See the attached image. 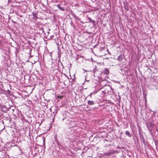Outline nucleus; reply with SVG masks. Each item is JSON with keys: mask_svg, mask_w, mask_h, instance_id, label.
<instances>
[{"mask_svg": "<svg viewBox=\"0 0 158 158\" xmlns=\"http://www.w3.org/2000/svg\"><path fill=\"white\" fill-rule=\"evenodd\" d=\"M10 107H9L8 108L6 106L2 105L1 106V109L4 112H6L10 109Z\"/></svg>", "mask_w": 158, "mask_h": 158, "instance_id": "nucleus-1", "label": "nucleus"}, {"mask_svg": "<svg viewBox=\"0 0 158 158\" xmlns=\"http://www.w3.org/2000/svg\"><path fill=\"white\" fill-rule=\"evenodd\" d=\"M8 156L5 152L0 151V158H6Z\"/></svg>", "mask_w": 158, "mask_h": 158, "instance_id": "nucleus-2", "label": "nucleus"}, {"mask_svg": "<svg viewBox=\"0 0 158 158\" xmlns=\"http://www.w3.org/2000/svg\"><path fill=\"white\" fill-rule=\"evenodd\" d=\"M124 7L126 11L129 10V5L127 2H124Z\"/></svg>", "mask_w": 158, "mask_h": 158, "instance_id": "nucleus-3", "label": "nucleus"}, {"mask_svg": "<svg viewBox=\"0 0 158 158\" xmlns=\"http://www.w3.org/2000/svg\"><path fill=\"white\" fill-rule=\"evenodd\" d=\"M124 57V55L123 54H120L119 56L117 58V59L119 61H121L123 60V57Z\"/></svg>", "mask_w": 158, "mask_h": 158, "instance_id": "nucleus-4", "label": "nucleus"}, {"mask_svg": "<svg viewBox=\"0 0 158 158\" xmlns=\"http://www.w3.org/2000/svg\"><path fill=\"white\" fill-rule=\"evenodd\" d=\"M103 73L106 75H108L109 73V71L108 69H105L103 71Z\"/></svg>", "mask_w": 158, "mask_h": 158, "instance_id": "nucleus-5", "label": "nucleus"}, {"mask_svg": "<svg viewBox=\"0 0 158 158\" xmlns=\"http://www.w3.org/2000/svg\"><path fill=\"white\" fill-rule=\"evenodd\" d=\"M32 15L33 16V19L35 20H36L38 19L37 14L35 13H33Z\"/></svg>", "mask_w": 158, "mask_h": 158, "instance_id": "nucleus-6", "label": "nucleus"}, {"mask_svg": "<svg viewBox=\"0 0 158 158\" xmlns=\"http://www.w3.org/2000/svg\"><path fill=\"white\" fill-rule=\"evenodd\" d=\"M88 104L89 105H93L94 104V102L92 101L88 100L87 102Z\"/></svg>", "mask_w": 158, "mask_h": 158, "instance_id": "nucleus-7", "label": "nucleus"}, {"mask_svg": "<svg viewBox=\"0 0 158 158\" xmlns=\"http://www.w3.org/2000/svg\"><path fill=\"white\" fill-rule=\"evenodd\" d=\"M57 7L60 10H61L62 11H64V8L63 7H62L61 6H60L59 5H57Z\"/></svg>", "mask_w": 158, "mask_h": 158, "instance_id": "nucleus-8", "label": "nucleus"}, {"mask_svg": "<svg viewBox=\"0 0 158 158\" xmlns=\"http://www.w3.org/2000/svg\"><path fill=\"white\" fill-rule=\"evenodd\" d=\"M125 134L129 137L131 136V135L130 133V132L128 131H126L125 132Z\"/></svg>", "mask_w": 158, "mask_h": 158, "instance_id": "nucleus-9", "label": "nucleus"}, {"mask_svg": "<svg viewBox=\"0 0 158 158\" xmlns=\"http://www.w3.org/2000/svg\"><path fill=\"white\" fill-rule=\"evenodd\" d=\"M91 22L92 23H93V24L94 26L95 25H96V24H95L96 22H95V21L94 20H92Z\"/></svg>", "mask_w": 158, "mask_h": 158, "instance_id": "nucleus-10", "label": "nucleus"}, {"mask_svg": "<svg viewBox=\"0 0 158 158\" xmlns=\"http://www.w3.org/2000/svg\"><path fill=\"white\" fill-rule=\"evenodd\" d=\"M106 155H111L112 153L111 152H108L106 153Z\"/></svg>", "mask_w": 158, "mask_h": 158, "instance_id": "nucleus-11", "label": "nucleus"}, {"mask_svg": "<svg viewBox=\"0 0 158 158\" xmlns=\"http://www.w3.org/2000/svg\"><path fill=\"white\" fill-rule=\"evenodd\" d=\"M97 71V69H93V72L94 74H95V73Z\"/></svg>", "mask_w": 158, "mask_h": 158, "instance_id": "nucleus-12", "label": "nucleus"}, {"mask_svg": "<svg viewBox=\"0 0 158 158\" xmlns=\"http://www.w3.org/2000/svg\"><path fill=\"white\" fill-rule=\"evenodd\" d=\"M139 136H140V137H143V134L142 133H141L140 132V131L139 130Z\"/></svg>", "mask_w": 158, "mask_h": 158, "instance_id": "nucleus-13", "label": "nucleus"}, {"mask_svg": "<svg viewBox=\"0 0 158 158\" xmlns=\"http://www.w3.org/2000/svg\"><path fill=\"white\" fill-rule=\"evenodd\" d=\"M88 19L89 22H91V21L92 20L90 17H88Z\"/></svg>", "mask_w": 158, "mask_h": 158, "instance_id": "nucleus-14", "label": "nucleus"}, {"mask_svg": "<svg viewBox=\"0 0 158 158\" xmlns=\"http://www.w3.org/2000/svg\"><path fill=\"white\" fill-rule=\"evenodd\" d=\"M63 96H58V98L60 99H61L63 98Z\"/></svg>", "mask_w": 158, "mask_h": 158, "instance_id": "nucleus-15", "label": "nucleus"}, {"mask_svg": "<svg viewBox=\"0 0 158 158\" xmlns=\"http://www.w3.org/2000/svg\"><path fill=\"white\" fill-rule=\"evenodd\" d=\"M53 113L54 114V115H55V114L56 113V112H53Z\"/></svg>", "mask_w": 158, "mask_h": 158, "instance_id": "nucleus-16", "label": "nucleus"}, {"mask_svg": "<svg viewBox=\"0 0 158 158\" xmlns=\"http://www.w3.org/2000/svg\"><path fill=\"white\" fill-rule=\"evenodd\" d=\"M30 53L31 54V49H30Z\"/></svg>", "mask_w": 158, "mask_h": 158, "instance_id": "nucleus-17", "label": "nucleus"}, {"mask_svg": "<svg viewBox=\"0 0 158 158\" xmlns=\"http://www.w3.org/2000/svg\"><path fill=\"white\" fill-rule=\"evenodd\" d=\"M61 65L63 66V65H62V64L61 63Z\"/></svg>", "mask_w": 158, "mask_h": 158, "instance_id": "nucleus-18", "label": "nucleus"}]
</instances>
